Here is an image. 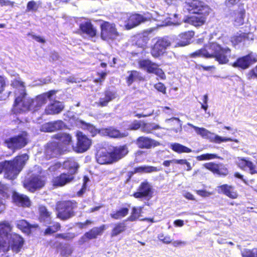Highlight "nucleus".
<instances>
[{"instance_id":"nucleus-1","label":"nucleus","mask_w":257,"mask_h":257,"mask_svg":"<svg viewBox=\"0 0 257 257\" xmlns=\"http://www.w3.org/2000/svg\"><path fill=\"white\" fill-rule=\"evenodd\" d=\"M12 85L17 87L15 91L16 96L11 110L13 114L17 115L29 111H36L43 105L44 102L43 97H30L22 81L15 80Z\"/></svg>"},{"instance_id":"nucleus-2","label":"nucleus","mask_w":257,"mask_h":257,"mask_svg":"<svg viewBox=\"0 0 257 257\" xmlns=\"http://www.w3.org/2000/svg\"><path fill=\"white\" fill-rule=\"evenodd\" d=\"M29 157L27 154L17 155L10 160L0 162V174L4 172L5 178L14 180L24 168Z\"/></svg>"},{"instance_id":"nucleus-3","label":"nucleus","mask_w":257,"mask_h":257,"mask_svg":"<svg viewBox=\"0 0 257 257\" xmlns=\"http://www.w3.org/2000/svg\"><path fill=\"white\" fill-rule=\"evenodd\" d=\"M187 5L189 12L196 15L188 17L185 22L195 27L204 25L210 13L209 7L198 0H189Z\"/></svg>"},{"instance_id":"nucleus-4","label":"nucleus","mask_w":257,"mask_h":257,"mask_svg":"<svg viewBox=\"0 0 257 257\" xmlns=\"http://www.w3.org/2000/svg\"><path fill=\"white\" fill-rule=\"evenodd\" d=\"M204 46L206 50L207 59L214 58L219 64L228 63L231 52L230 48L222 47L216 42H209Z\"/></svg>"},{"instance_id":"nucleus-5","label":"nucleus","mask_w":257,"mask_h":257,"mask_svg":"<svg viewBox=\"0 0 257 257\" xmlns=\"http://www.w3.org/2000/svg\"><path fill=\"white\" fill-rule=\"evenodd\" d=\"M77 207L78 202L75 200L58 201L56 204L57 217L62 220H66L75 215Z\"/></svg>"},{"instance_id":"nucleus-6","label":"nucleus","mask_w":257,"mask_h":257,"mask_svg":"<svg viewBox=\"0 0 257 257\" xmlns=\"http://www.w3.org/2000/svg\"><path fill=\"white\" fill-rule=\"evenodd\" d=\"M28 134L26 131L8 139L4 141V145L13 153L24 148L28 143Z\"/></svg>"},{"instance_id":"nucleus-7","label":"nucleus","mask_w":257,"mask_h":257,"mask_svg":"<svg viewBox=\"0 0 257 257\" xmlns=\"http://www.w3.org/2000/svg\"><path fill=\"white\" fill-rule=\"evenodd\" d=\"M101 21L100 25V37L104 41L113 40L119 36L116 25L108 21Z\"/></svg>"},{"instance_id":"nucleus-8","label":"nucleus","mask_w":257,"mask_h":257,"mask_svg":"<svg viewBox=\"0 0 257 257\" xmlns=\"http://www.w3.org/2000/svg\"><path fill=\"white\" fill-rule=\"evenodd\" d=\"M45 184V177L39 174H32L25 178L23 182V187L31 192H34L42 188Z\"/></svg>"},{"instance_id":"nucleus-9","label":"nucleus","mask_w":257,"mask_h":257,"mask_svg":"<svg viewBox=\"0 0 257 257\" xmlns=\"http://www.w3.org/2000/svg\"><path fill=\"white\" fill-rule=\"evenodd\" d=\"M171 45V41L167 37H159L150 47V53L154 58H159L167 52Z\"/></svg>"},{"instance_id":"nucleus-10","label":"nucleus","mask_w":257,"mask_h":257,"mask_svg":"<svg viewBox=\"0 0 257 257\" xmlns=\"http://www.w3.org/2000/svg\"><path fill=\"white\" fill-rule=\"evenodd\" d=\"M138 66L140 69L146 70L148 73L155 74L162 80L166 79V76L164 71L159 68L158 64L153 62L150 59H144L139 60Z\"/></svg>"},{"instance_id":"nucleus-11","label":"nucleus","mask_w":257,"mask_h":257,"mask_svg":"<svg viewBox=\"0 0 257 257\" xmlns=\"http://www.w3.org/2000/svg\"><path fill=\"white\" fill-rule=\"evenodd\" d=\"M257 62V55H255L252 52H250L247 55L238 57L232 64L234 68L245 70L249 66Z\"/></svg>"},{"instance_id":"nucleus-12","label":"nucleus","mask_w":257,"mask_h":257,"mask_svg":"<svg viewBox=\"0 0 257 257\" xmlns=\"http://www.w3.org/2000/svg\"><path fill=\"white\" fill-rule=\"evenodd\" d=\"M149 18L138 13H132L127 15L125 20L124 27L126 30H130L134 28L142 23L148 21Z\"/></svg>"},{"instance_id":"nucleus-13","label":"nucleus","mask_w":257,"mask_h":257,"mask_svg":"<svg viewBox=\"0 0 257 257\" xmlns=\"http://www.w3.org/2000/svg\"><path fill=\"white\" fill-rule=\"evenodd\" d=\"M45 157L46 159L58 157L64 154L63 150L59 146L56 141H50L47 143L45 148Z\"/></svg>"},{"instance_id":"nucleus-14","label":"nucleus","mask_w":257,"mask_h":257,"mask_svg":"<svg viewBox=\"0 0 257 257\" xmlns=\"http://www.w3.org/2000/svg\"><path fill=\"white\" fill-rule=\"evenodd\" d=\"M52 138L57 140L59 146L64 153L69 151L70 146L73 144L72 137L71 135L65 133H57L52 136Z\"/></svg>"},{"instance_id":"nucleus-15","label":"nucleus","mask_w":257,"mask_h":257,"mask_svg":"<svg viewBox=\"0 0 257 257\" xmlns=\"http://www.w3.org/2000/svg\"><path fill=\"white\" fill-rule=\"evenodd\" d=\"M106 228V226L105 224H101L99 226L92 227L81 237L79 240L80 244H83L90 240L96 239L99 236H101L103 234Z\"/></svg>"},{"instance_id":"nucleus-16","label":"nucleus","mask_w":257,"mask_h":257,"mask_svg":"<svg viewBox=\"0 0 257 257\" xmlns=\"http://www.w3.org/2000/svg\"><path fill=\"white\" fill-rule=\"evenodd\" d=\"M25 241L24 238L19 234L17 233H12L8 241V251L11 249L15 253L19 252L23 247Z\"/></svg>"},{"instance_id":"nucleus-17","label":"nucleus","mask_w":257,"mask_h":257,"mask_svg":"<svg viewBox=\"0 0 257 257\" xmlns=\"http://www.w3.org/2000/svg\"><path fill=\"white\" fill-rule=\"evenodd\" d=\"M76 137V151L77 153H82L87 151L91 146V139L81 132H79L77 134Z\"/></svg>"},{"instance_id":"nucleus-18","label":"nucleus","mask_w":257,"mask_h":257,"mask_svg":"<svg viewBox=\"0 0 257 257\" xmlns=\"http://www.w3.org/2000/svg\"><path fill=\"white\" fill-rule=\"evenodd\" d=\"M51 247L55 248L57 251H59L60 255L63 257H68L73 252V249L70 244L64 243L58 240H50L49 241Z\"/></svg>"},{"instance_id":"nucleus-19","label":"nucleus","mask_w":257,"mask_h":257,"mask_svg":"<svg viewBox=\"0 0 257 257\" xmlns=\"http://www.w3.org/2000/svg\"><path fill=\"white\" fill-rule=\"evenodd\" d=\"M79 30L81 34L85 35L90 38H94L97 35V28L93 25L90 20L80 23Z\"/></svg>"},{"instance_id":"nucleus-20","label":"nucleus","mask_w":257,"mask_h":257,"mask_svg":"<svg viewBox=\"0 0 257 257\" xmlns=\"http://www.w3.org/2000/svg\"><path fill=\"white\" fill-rule=\"evenodd\" d=\"M136 144L140 149H150L160 145L157 141L146 136L139 137L136 140Z\"/></svg>"},{"instance_id":"nucleus-21","label":"nucleus","mask_w":257,"mask_h":257,"mask_svg":"<svg viewBox=\"0 0 257 257\" xmlns=\"http://www.w3.org/2000/svg\"><path fill=\"white\" fill-rule=\"evenodd\" d=\"M138 190L139 191L135 192L133 194V196L136 198H148L150 199L153 196L152 188L148 182H142L139 186Z\"/></svg>"},{"instance_id":"nucleus-22","label":"nucleus","mask_w":257,"mask_h":257,"mask_svg":"<svg viewBox=\"0 0 257 257\" xmlns=\"http://www.w3.org/2000/svg\"><path fill=\"white\" fill-rule=\"evenodd\" d=\"M74 179V176H71L67 173H61L59 175L54 177L51 182L54 187H61L70 183Z\"/></svg>"},{"instance_id":"nucleus-23","label":"nucleus","mask_w":257,"mask_h":257,"mask_svg":"<svg viewBox=\"0 0 257 257\" xmlns=\"http://www.w3.org/2000/svg\"><path fill=\"white\" fill-rule=\"evenodd\" d=\"M12 198L13 202L18 206L27 208L31 206V200L29 197L25 194L14 191L12 193Z\"/></svg>"},{"instance_id":"nucleus-24","label":"nucleus","mask_w":257,"mask_h":257,"mask_svg":"<svg viewBox=\"0 0 257 257\" xmlns=\"http://www.w3.org/2000/svg\"><path fill=\"white\" fill-rule=\"evenodd\" d=\"M110 153L113 162L116 163L128 153V147L126 145L115 146L112 148Z\"/></svg>"},{"instance_id":"nucleus-25","label":"nucleus","mask_w":257,"mask_h":257,"mask_svg":"<svg viewBox=\"0 0 257 257\" xmlns=\"http://www.w3.org/2000/svg\"><path fill=\"white\" fill-rule=\"evenodd\" d=\"M194 36V32L192 31H188L181 33L179 35L178 41L175 43L174 47H182L189 45Z\"/></svg>"},{"instance_id":"nucleus-26","label":"nucleus","mask_w":257,"mask_h":257,"mask_svg":"<svg viewBox=\"0 0 257 257\" xmlns=\"http://www.w3.org/2000/svg\"><path fill=\"white\" fill-rule=\"evenodd\" d=\"M206 169L209 170L214 174L219 176H226L228 174L227 169L222 167L221 164H216L214 162H209L204 165Z\"/></svg>"},{"instance_id":"nucleus-27","label":"nucleus","mask_w":257,"mask_h":257,"mask_svg":"<svg viewBox=\"0 0 257 257\" xmlns=\"http://www.w3.org/2000/svg\"><path fill=\"white\" fill-rule=\"evenodd\" d=\"M128 75L125 77V80L128 86H131L134 82H143L145 80V78L142 73L137 70H132L127 72Z\"/></svg>"},{"instance_id":"nucleus-28","label":"nucleus","mask_w":257,"mask_h":257,"mask_svg":"<svg viewBox=\"0 0 257 257\" xmlns=\"http://www.w3.org/2000/svg\"><path fill=\"white\" fill-rule=\"evenodd\" d=\"M218 193H222L231 199H236L238 197V193L235 188L227 184H223L217 187Z\"/></svg>"},{"instance_id":"nucleus-29","label":"nucleus","mask_w":257,"mask_h":257,"mask_svg":"<svg viewBox=\"0 0 257 257\" xmlns=\"http://www.w3.org/2000/svg\"><path fill=\"white\" fill-rule=\"evenodd\" d=\"M64 105L59 101H55L48 104L45 109V113L47 115L58 114L64 109Z\"/></svg>"},{"instance_id":"nucleus-30","label":"nucleus","mask_w":257,"mask_h":257,"mask_svg":"<svg viewBox=\"0 0 257 257\" xmlns=\"http://www.w3.org/2000/svg\"><path fill=\"white\" fill-rule=\"evenodd\" d=\"M98 163L101 165H108L114 163L110 152H98L96 156Z\"/></svg>"},{"instance_id":"nucleus-31","label":"nucleus","mask_w":257,"mask_h":257,"mask_svg":"<svg viewBox=\"0 0 257 257\" xmlns=\"http://www.w3.org/2000/svg\"><path fill=\"white\" fill-rule=\"evenodd\" d=\"M17 227L23 232L30 234L31 233L32 229L38 228L39 225L37 224H30L26 220L22 219L18 221Z\"/></svg>"},{"instance_id":"nucleus-32","label":"nucleus","mask_w":257,"mask_h":257,"mask_svg":"<svg viewBox=\"0 0 257 257\" xmlns=\"http://www.w3.org/2000/svg\"><path fill=\"white\" fill-rule=\"evenodd\" d=\"M239 161L238 166L241 169H243L247 167L250 174H257V160L253 163L246 158H242L239 159Z\"/></svg>"},{"instance_id":"nucleus-33","label":"nucleus","mask_w":257,"mask_h":257,"mask_svg":"<svg viewBox=\"0 0 257 257\" xmlns=\"http://www.w3.org/2000/svg\"><path fill=\"white\" fill-rule=\"evenodd\" d=\"M102 131L106 136L113 139H121L128 136V133H121L119 130L111 126L105 128Z\"/></svg>"},{"instance_id":"nucleus-34","label":"nucleus","mask_w":257,"mask_h":257,"mask_svg":"<svg viewBox=\"0 0 257 257\" xmlns=\"http://www.w3.org/2000/svg\"><path fill=\"white\" fill-rule=\"evenodd\" d=\"M103 94L104 97L100 98L97 105L99 107H104L107 106L108 103L115 98V93L114 92L109 90H105Z\"/></svg>"},{"instance_id":"nucleus-35","label":"nucleus","mask_w":257,"mask_h":257,"mask_svg":"<svg viewBox=\"0 0 257 257\" xmlns=\"http://www.w3.org/2000/svg\"><path fill=\"white\" fill-rule=\"evenodd\" d=\"M79 165L74 160L68 159L63 163V168L68 171L67 174L71 176H74L78 171Z\"/></svg>"},{"instance_id":"nucleus-36","label":"nucleus","mask_w":257,"mask_h":257,"mask_svg":"<svg viewBox=\"0 0 257 257\" xmlns=\"http://www.w3.org/2000/svg\"><path fill=\"white\" fill-rule=\"evenodd\" d=\"M127 226L124 221L117 222L114 224L110 233L111 238L117 236L126 231Z\"/></svg>"},{"instance_id":"nucleus-37","label":"nucleus","mask_w":257,"mask_h":257,"mask_svg":"<svg viewBox=\"0 0 257 257\" xmlns=\"http://www.w3.org/2000/svg\"><path fill=\"white\" fill-rule=\"evenodd\" d=\"M38 220L40 222L50 221L51 219L52 212L43 205H39L38 208Z\"/></svg>"},{"instance_id":"nucleus-38","label":"nucleus","mask_w":257,"mask_h":257,"mask_svg":"<svg viewBox=\"0 0 257 257\" xmlns=\"http://www.w3.org/2000/svg\"><path fill=\"white\" fill-rule=\"evenodd\" d=\"M150 37L147 33L139 34L136 37L135 45L139 48L146 49L147 48Z\"/></svg>"},{"instance_id":"nucleus-39","label":"nucleus","mask_w":257,"mask_h":257,"mask_svg":"<svg viewBox=\"0 0 257 257\" xmlns=\"http://www.w3.org/2000/svg\"><path fill=\"white\" fill-rule=\"evenodd\" d=\"M250 35L252 36V34L249 32L236 34L231 37L230 41L234 45H237L246 40H249L250 39L253 40L252 38L250 37Z\"/></svg>"},{"instance_id":"nucleus-40","label":"nucleus","mask_w":257,"mask_h":257,"mask_svg":"<svg viewBox=\"0 0 257 257\" xmlns=\"http://www.w3.org/2000/svg\"><path fill=\"white\" fill-rule=\"evenodd\" d=\"M245 14V11L243 9L234 11L232 17L235 26H240L243 24Z\"/></svg>"},{"instance_id":"nucleus-41","label":"nucleus","mask_w":257,"mask_h":257,"mask_svg":"<svg viewBox=\"0 0 257 257\" xmlns=\"http://www.w3.org/2000/svg\"><path fill=\"white\" fill-rule=\"evenodd\" d=\"M128 212V207H122L116 210L113 211L110 214V217L114 220H120L126 216Z\"/></svg>"},{"instance_id":"nucleus-42","label":"nucleus","mask_w":257,"mask_h":257,"mask_svg":"<svg viewBox=\"0 0 257 257\" xmlns=\"http://www.w3.org/2000/svg\"><path fill=\"white\" fill-rule=\"evenodd\" d=\"M161 170V168H158L157 167L152 166H142L136 167L134 169L133 174L135 173H151L152 172H158Z\"/></svg>"},{"instance_id":"nucleus-43","label":"nucleus","mask_w":257,"mask_h":257,"mask_svg":"<svg viewBox=\"0 0 257 257\" xmlns=\"http://www.w3.org/2000/svg\"><path fill=\"white\" fill-rule=\"evenodd\" d=\"M171 149L178 153H190L193 152L190 148L178 143H172L170 145Z\"/></svg>"},{"instance_id":"nucleus-44","label":"nucleus","mask_w":257,"mask_h":257,"mask_svg":"<svg viewBox=\"0 0 257 257\" xmlns=\"http://www.w3.org/2000/svg\"><path fill=\"white\" fill-rule=\"evenodd\" d=\"M143 207H133L132 209L131 215L127 218L126 221H135L140 217L142 212Z\"/></svg>"},{"instance_id":"nucleus-45","label":"nucleus","mask_w":257,"mask_h":257,"mask_svg":"<svg viewBox=\"0 0 257 257\" xmlns=\"http://www.w3.org/2000/svg\"><path fill=\"white\" fill-rule=\"evenodd\" d=\"M141 128L142 132L146 134H151L152 133V131L160 129L161 127L158 124L143 122L142 123Z\"/></svg>"},{"instance_id":"nucleus-46","label":"nucleus","mask_w":257,"mask_h":257,"mask_svg":"<svg viewBox=\"0 0 257 257\" xmlns=\"http://www.w3.org/2000/svg\"><path fill=\"white\" fill-rule=\"evenodd\" d=\"M188 56L191 58H204L207 59L206 50L204 46L190 53Z\"/></svg>"},{"instance_id":"nucleus-47","label":"nucleus","mask_w":257,"mask_h":257,"mask_svg":"<svg viewBox=\"0 0 257 257\" xmlns=\"http://www.w3.org/2000/svg\"><path fill=\"white\" fill-rule=\"evenodd\" d=\"M12 227L8 221L0 222V235H7L11 231Z\"/></svg>"},{"instance_id":"nucleus-48","label":"nucleus","mask_w":257,"mask_h":257,"mask_svg":"<svg viewBox=\"0 0 257 257\" xmlns=\"http://www.w3.org/2000/svg\"><path fill=\"white\" fill-rule=\"evenodd\" d=\"M212 142L217 144H220L222 142H234L236 143H238L239 142V140L236 139H231L230 138L222 137L218 135H216L214 136V138H213Z\"/></svg>"},{"instance_id":"nucleus-49","label":"nucleus","mask_w":257,"mask_h":257,"mask_svg":"<svg viewBox=\"0 0 257 257\" xmlns=\"http://www.w3.org/2000/svg\"><path fill=\"white\" fill-rule=\"evenodd\" d=\"M75 236V234L72 232L59 233L56 234L55 235V238L66 241H70L72 240Z\"/></svg>"},{"instance_id":"nucleus-50","label":"nucleus","mask_w":257,"mask_h":257,"mask_svg":"<svg viewBox=\"0 0 257 257\" xmlns=\"http://www.w3.org/2000/svg\"><path fill=\"white\" fill-rule=\"evenodd\" d=\"M242 257H257V248H253L251 249H244L241 252Z\"/></svg>"},{"instance_id":"nucleus-51","label":"nucleus","mask_w":257,"mask_h":257,"mask_svg":"<svg viewBox=\"0 0 257 257\" xmlns=\"http://www.w3.org/2000/svg\"><path fill=\"white\" fill-rule=\"evenodd\" d=\"M219 157L215 154H204L196 157L198 161L209 160L211 159H217Z\"/></svg>"},{"instance_id":"nucleus-52","label":"nucleus","mask_w":257,"mask_h":257,"mask_svg":"<svg viewBox=\"0 0 257 257\" xmlns=\"http://www.w3.org/2000/svg\"><path fill=\"white\" fill-rule=\"evenodd\" d=\"M39 5L34 1H30L27 4L26 12H36L39 9Z\"/></svg>"},{"instance_id":"nucleus-53","label":"nucleus","mask_w":257,"mask_h":257,"mask_svg":"<svg viewBox=\"0 0 257 257\" xmlns=\"http://www.w3.org/2000/svg\"><path fill=\"white\" fill-rule=\"evenodd\" d=\"M192 127L194 129L196 133L202 136L203 138H207L208 137L210 132L204 127H199L192 125Z\"/></svg>"},{"instance_id":"nucleus-54","label":"nucleus","mask_w":257,"mask_h":257,"mask_svg":"<svg viewBox=\"0 0 257 257\" xmlns=\"http://www.w3.org/2000/svg\"><path fill=\"white\" fill-rule=\"evenodd\" d=\"M174 163L181 165H185L187 166L186 170L190 171L192 170V167L190 162L186 159H174Z\"/></svg>"},{"instance_id":"nucleus-55","label":"nucleus","mask_w":257,"mask_h":257,"mask_svg":"<svg viewBox=\"0 0 257 257\" xmlns=\"http://www.w3.org/2000/svg\"><path fill=\"white\" fill-rule=\"evenodd\" d=\"M158 239L165 244H170L172 243L173 239L170 235H166L162 233H160L158 235Z\"/></svg>"},{"instance_id":"nucleus-56","label":"nucleus","mask_w":257,"mask_h":257,"mask_svg":"<svg viewBox=\"0 0 257 257\" xmlns=\"http://www.w3.org/2000/svg\"><path fill=\"white\" fill-rule=\"evenodd\" d=\"M41 131L44 132H54L52 121L48 122L42 124L41 126Z\"/></svg>"},{"instance_id":"nucleus-57","label":"nucleus","mask_w":257,"mask_h":257,"mask_svg":"<svg viewBox=\"0 0 257 257\" xmlns=\"http://www.w3.org/2000/svg\"><path fill=\"white\" fill-rule=\"evenodd\" d=\"M52 123L54 132L62 130L65 126V124L62 120L53 121Z\"/></svg>"},{"instance_id":"nucleus-58","label":"nucleus","mask_w":257,"mask_h":257,"mask_svg":"<svg viewBox=\"0 0 257 257\" xmlns=\"http://www.w3.org/2000/svg\"><path fill=\"white\" fill-rule=\"evenodd\" d=\"M96 75L98 76V77L96 78L94 80V82L101 84L105 79V77L107 75V72L105 71H102L101 72H97L96 73Z\"/></svg>"},{"instance_id":"nucleus-59","label":"nucleus","mask_w":257,"mask_h":257,"mask_svg":"<svg viewBox=\"0 0 257 257\" xmlns=\"http://www.w3.org/2000/svg\"><path fill=\"white\" fill-rule=\"evenodd\" d=\"M141 126V121L138 120H135L129 125L128 129L131 131H136L140 128Z\"/></svg>"},{"instance_id":"nucleus-60","label":"nucleus","mask_w":257,"mask_h":257,"mask_svg":"<svg viewBox=\"0 0 257 257\" xmlns=\"http://www.w3.org/2000/svg\"><path fill=\"white\" fill-rule=\"evenodd\" d=\"M86 126L87 129L91 134V136L93 137L96 136L97 134H99L100 132V130L96 128L95 126L92 124L86 123Z\"/></svg>"},{"instance_id":"nucleus-61","label":"nucleus","mask_w":257,"mask_h":257,"mask_svg":"<svg viewBox=\"0 0 257 257\" xmlns=\"http://www.w3.org/2000/svg\"><path fill=\"white\" fill-rule=\"evenodd\" d=\"M154 88L163 94H166V87L163 83L159 82L156 83L154 85Z\"/></svg>"},{"instance_id":"nucleus-62","label":"nucleus","mask_w":257,"mask_h":257,"mask_svg":"<svg viewBox=\"0 0 257 257\" xmlns=\"http://www.w3.org/2000/svg\"><path fill=\"white\" fill-rule=\"evenodd\" d=\"M9 195L7 192L6 188L2 186L0 187V198L4 201L8 199Z\"/></svg>"},{"instance_id":"nucleus-63","label":"nucleus","mask_w":257,"mask_h":257,"mask_svg":"<svg viewBox=\"0 0 257 257\" xmlns=\"http://www.w3.org/2000/svg\"><path fill=\"white\" fill-rule=\"evenodd\" d=\"M93 222L90 220L87 219L84 222H79L76 223L77 226L80 229L86 228L88 225L93 224Z\"/></svg>"},{"instance_id":"nucleus-64","label":"nucleus","mask_w":257,"mask_h":257,"mask_svg":"<svg viewBox=\"0 0 257 257\" xmlns=\"http://www.w3.org/2000/svg\"><path fill=\"white\" fill-rule=\"evenodd\" d=\"M247 76L248 79L257 78V65L248 72Z\"/></svg>"}]
</instances>
